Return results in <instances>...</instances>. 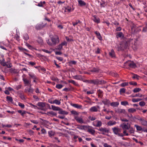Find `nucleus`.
Segmentation results:
<instances>
[{"label":"nucleus","instance_id":"50","mask_svg":"<svg viewBox=\"0 0 147 147\" xmlns=\"http://www.w3.org/2000/svg\"><path fill=\"white\" fill-rule=\"evenodd\" d=\"M29 104L32 106V107H33L35 109H39L38 108V107H37V106H36V105H33V104H32V103H29Z\"/></svg>","mask_w":147,"mask_h":147},{"label":"nucleus","instance_id":"34","mask_svg":"<svg viewBox=\"0 0 147 147\" xmlns=\"http://www.w3.org/2000/svg\"><path fill=\"white\" fill-rule=\"evenodd\" d=\"M51 107L52 109L54 111H59L60 108L59 107H56L53 105L51 106Z\"/></svg>","mask_w":147,"mask_h":147},{"label":"nucleus","instance_id":"30","mask_svg":"<svg viewBox=\"0 0 147 147\" xmlns=\"http://www.w3.org/2000/svg\"><path fill=\"white\" fill-rule=\"evenodd\" d=\"M90 110L92 112H96L98 111L97 108L95 106L92 107Z\"/></svg>","mask_w":147,"mask_h":147},{"label":"nucleus","instance_id":"37","mask_svg":"<svg viewBox=\"0 0 147 147\" xmlns=\"http://www.w3.org/2000/svg\"><path fill=\"white\" fill-rule=\"evenodd\" d=\"M37 41L40 44H42L43 43V40L41 37H38Z\"/></svg>","mask_w":147,"mask_h":147},{"label":"nucleus","instance_id":"63","mask_svg":"<svg viewBox=\"0 0 147 147\" xmlns=\"http://www.w3.org/2000/svg\"><path fill=\"white\" fill-rule=\"evenodd\" d=\"M139 77V76L136 74H134V75L132 77V78L133 79L137 78L138 79V78Z\"/></svg>","mask_w":147,"mask_h":147},{"label":"nucleus","instance_id":"40","mask_svg":"<svg viewBox=\"0 0 147 147\" xmlns=\"http://www.w3.org/2000/svg\"><path fill=\"white\" fill-rule=\"evenodd\" d=\"M128 112L130 113H133L136 111L135 109L134 108H130L128 110Z\"/></svg>","mask_w":147,"mask_h":147},{"label":"nucleus","instance_id":"64","mask_svg":"<svg viewBox=\"0 0 147 147\" xmlns=\"http://www.w3.org/2000/svg\"><path fill=\"white\" fill-rule=\"evenodd\" d=\"M62 48V46L60 44L58 45L57 47V49L59 50H61Z\"/></svg>","mask_w":147,"mask_h":147},{"label":"nucleus","instance_id":"26","mask_svg":"<svg viewBox=\"0 0 147 147\" xmlns=\"http://www.w3.org/2000/svg\"><path fill=\"white\" fill-rule=\"evenodd\" d=\"M10 72L11 73L17 74L18 73V71L16 69L13 68H11L9 69Z\"/></svg>","mask_w":147,"mask_h":147},{"label":"nucleus","instance_id":"29","mask_svg":"<svg viewBox=\"0 0 147 147\" xmlns=\"http://www.w3.org/2000/svg\"><path fill=\"white\" fill-rule=\"evenodd\" d=\"M95 34L96 35L98 38L100 40H101L102 39V38L101 36L100 33L98 32L97 31L95 32Z\"/></svg>","mask_w":147,"mask_h":147},{"label":"nucleus","instance_id":"7","mask_svg":"<svg viewBox=\"0 0 147 147\" xmlns=\"http://www.w3.org/2000/svg\"><path fill=\"white\" fill-rule=\"evenodd\" d=\"M138 119L140 121L141 125L147 127V121L143 118L139 117Z\"/></svg>","mask_w":147,"mask_h":147},{"label":"nucleus","instance_id":"39","mask_svg":"<svg viewBox=\"0 0 147 147\" xmlns=\"http://www.w3.org/2000/svg\"><path fill=\"white\" fill-rule=\"evenodd\" d=\"M142 100L141 98H133L132 100V101L134 102H136Z\"/></svg>","mask_w":147,"mask_h":147},{"label":"nucleus","instance_id":"46","mask_svg":"<svg viewBox=\"0 0 147 147\" xmlns=\"http://www.w3.org/2000/svg\"><path fill=\"white\" fill-rule=\"evenodd\" d=\"M5 60L3 59L1 62V64L3 66H5L6 65V63L4 62Z\"/></svg>","mask_w":147,"mask_h":147},{"label":"nucleus","instance_id":"35","mask_svg":"<svg viewBox=\"0 0 147 147\" xmlns=\"http://www.w3.org/2000/svg\"><path fill=\"white\" fill-rule=\"evenodd\" d=\"M97 92L98 93V96L99 97H101L102 96V94L103 93L102 91L100 89L98 90Z\"/></svg>","mask_w":147,"mask_h":147},{"label":"nucleus","instance_id":"53","mask_svg":"<svg viewBox=\"0 0 147 147\" xmlns=\"http://www.w3.org/2000/svg\"><path fill=\"white\" fill-rule=\"evenodd\" d=\"M129 132L131 134L134 133V130L133 128L132 127H130V128L129 129Z\"/></svg>","mask_w":147,"mask_h":147},{"label":"nucleus","instance_id":"14","mask_svg":"<svg viewBox=\"0 0 147 147\" xmlns=\"http://www.w3.org/2000/svg\"><path fill=\"white\" fill-rule=\"evenodd\" d=\"M23 81L25 84L27 85H31L30 84L31 81L28 80L26 78H24L23 79Z\"/></svg>","mask_w":147,"mask_h":147},{"label":"nucleus","instance_id":"10","mask_svg":"<svg viewBox=\"0 0 147 147\" xmlns=\"http://www.w3.org/2000/svg\"><path fill=\"white\" fill-rule=\"evenodd\" d=\"M116 113H125L126 111L125 109H117L115 111Z\"/></svg>","mask_w":147,"mask_h":147},{"label":"nucleus","instance_id":"13","mask_svg":"<svg viewBox=\"0 0 147 147\" xmlns=\"http://www.w3.org/2000/svg\"><path fill=\"white\" fill-rule=\"evenodd\" d=\"M125 49V48H124V47L122 46V43L118 46L117 49L118 51H123Z\"/></svg>","mask_w":147,"mask_h":147},{"label":"nucleus","instance_id":"61","mask_svg":"<svg viewBox=\"0 0 147 147\" xmlns=\"http://www.w3.org/2000/svg\"><path fill=\"white\" fill-rule=\"evenodd\" d=\"M71 114L76 115H78V114L77 112L75 111H71Z\"/></svg>","mask_w":147,"mask_h":147},{"label":"nucleus","instance_id":"16","mask_svg":"<svg viewBox=\"0 0 147 147\" xmlns=\"http://www.w3.org/2000/svg\"><path fill=\"white\" fill-rule=\"evenodd\" d=\"M79 5L81 6H84L86 5V3L84 1L82 0H78Z\"/></svg>","mask_w":147,"mask_h":147},{"label":"nucleus","instance_id":"2","mask_svg":"<svg viewBox=\"0 0 147 147\" xmlns=\"http://www.w3.org/2000/svg\"><path fill=\"white\" fill-rule=\"evenodd\" d=\"M113 133L115 135L118 136L123 137L124 135L122 133H121V129L120 128L117 127H115L112 128Z\"/></svg>","mask_w":147,"mask_h":147},{"label":"nucleus","instance_id":"43","mask_svg":"<svg viewBox=\"0 0 147 147\" xmlns=\"http://www.w3.org/2000/svg\"><path fill=\"white\" fill-rule=\"evenodd\" d=\"M121 104L123 105L126 106L128 105L129 103L127 101H123L121 102Z\"/></svg>","mask_w":147,"mask_h":147},{"label":"nucleus","instance_id":"23","mask_svg":"<svg viewBox=\"0 0 147 147\" xmlns=\"http://www.w3.org/2000/svg\"><path fill=\"white\" fill-rule=\"evenodd\" d=\"M73 78L74 79L77 80H81L82 79V78L81 75H75L73 76Z\"/></svg>","mask_w":147,"mask_h":147},{"label":"nucleus","instance_id":"38","mask_svg":"<svg viewBox=\"0 0 147 147\" xmlns=\"http://www.w3.org/2000/svg\"><path fill=\"white\" fill-rule=\"evenodd\" d=\"M141 88H134L133 90V91L134 93H136L139 92V91H141Z\"/></svg>","mask_w":147,"mask_h":147},{"label":"nucleus","instance_id":"3","mask_svg":"<svg viewBox=\"0 0 147 147\" xmlns=\"http://www.w3.org/2000/svg\"><path fill=\"white\" fill-rule=\"evenodd\" d=\"M51 40L52 42V45H55L57 43H58L59 41V38L57 36H56L55 37H51Z\"/></svg>","mask_w":147,"mask_h":147},{"label":"nucleus","instance_id":"5","mask_svg":"<svg viewBox=\"0 0 147 147\" xmlns=\"http://www.w3.org/2000/svg\"><path fill=\"white\" fill-rule=\"evenodd\" d=\"M123 130L128 129L130 128V125L128 123H124L121 125Z\"/></svg>","mask_w":147,"mask_h":147},{"label":"nucleus","instance_id":"8","mask_svg":"<svg viewBox=\"0 0 147 147\" xmlns=\"http://www.w3.org/2000/svg\"><path fill=\"white\" fill-rule=\"evenodd\" d=\"M74 117L77 122L81 124L85 123V122L82 118L79 117L78 116H75Z\"/></svg>","mask_w":147,"mask_h":147},{"label":"nucleus","instance_id":"45","mask_svg":"<svg viewBox=\"0 0 147 147\" xmlns=\"http://www.w3.org/2000/svg\"><path fill=\"white\" fill-rule=\"evenodd\" d=\"M88 127L86 125H82L80 127H78V128L82 130H85L84 127L87 128Z\"/></svg>","mask_w":147,"mask_h":147},{"label":"nucleus","instance_id":"56","mask_svg":"<svg viewBox=\"0 0 147 147\" xmlns=\"http://www.w3.org/2000/svg\"><path fill=\"white\" fill-rule=\"evenodd\" d=\"M125 89L124 88H121L120 90V92L121 94V93H124L125 92Z\"/></svg>","mask_w":147,"mask_h":147},{"label":"nucleus","instance_id":"58","mask_svg":"<svg viewBox=\"0 0 147 147\" xmlns=\"http://www.w3.org/2000/svg\"><path fill=\"white\" fill-rule=\"evenodd\" d=\"M26 45L30 49H32L33 48L32 46L28 43H26Z\"/></svg>","mask_w":147,"mask_h":147},{"label":"nucleus","instance_id":"11","mask_svg":"<svg viewBox=\"0 0 147 147\" xmlns=\"http://www.w3.org/2000/svg\"><path fill=\"white\" fill-rule=\"evenodd\" d=\"M58 111V113L60 114L67 115L68 114V112L63 110L61 108H60V109H59Z\"/></svg>","mask_w":147,"mask_h":147},{"label":"nucleus","instance_id":"55","mask_svg":"<svg viewBox=\"0 0 147 147\" xmlns=\"http://www.w3.org/2000/svg\"><path fill=\"white\" fill-rule=\"evenodd\" d=\"M142 94H136L135 95L132 96V97H142Z\"/></svg>","mask_w":147,"mask_h":147},{"label":"nucleus","instance_id":"19","mask_svg":"<svg viewBox=\"0 0 147 147\" xmlns=\"http://www.w3.org/2000/svg\"><path fill=\"white\" fill-rule=\"evenodd\" d=\"M93 17L94 18H93V20L94 22L98 23L100 22V19L98 17H97L95 16H93Z\"/></svg>","mask_w":147,"mask_h":147},{"label":"nucleus","instance_id":"33","mask_svg":"<svg viewBox=\"0 0 147 147\" xmlns=\"http://www.w3.org/2000/svg\"><path fill=\"white\" fill-rule=\"evenodd\" d=\"M134 126L136 127L137 130L139 131L142 130L143 129L141 126H138L137 125H135Z\"/></svg>","mask_w":147,"mask_h":147},{"label":"nucleus","instance_id":"21","mask_svg":"<svg viewBox=\"0 0 147 147\" xmlns=\"http://www.w3.org/2000/svg\"><path fill=\"white\" fill-rule=\"evenodd\" d=\"M87 131L93 135H94L95 132V131L94 130L90 128L88 129Z\"/></svg>","mask_w":147,"mask_h":147},{"label":"nucleus","instance_id":"17","mask_svg":"<svg viewBox=\"0 0 147 147\" xmlns=\"http://www.w3.org/2000/svg\"><path fill=\"white\" fill-rule=\"evenodd\" d=\"M109 54L110 56L112 57H115V53L113 49H112L111 51L109 52Z\"/></svg>","mask_w":147,"mask_h":147},{"label":"nucleus","instance_id":"6","mask_svg":"<svg viewBox=\"0 0 147 147\" xmlns=\"http://www.w3.org/2000/svg\"><path fill=\"white\" fill-rule=\"evenodd\" d=\"M101 132V133L103 134H105V133H109V129L105 127H101L99 128L98 130Z\"/></svg>","mask_w":147,"mask_h":147},{"label":"nucleus","instance_id":"47","mask_svg":"<svg viewBox=\"0 0 147 147\" xmlns=\"http://www.w3.org/2000/svg\"><path fill=\"white\" fill-rule=\"evenodd\" d=\"M139 105L141 106H144L146 105V103L144 101H141L139 103Z\"/></svg>","mask_w":147,"mask_h":147},{"label":"nucleus","instance_id":"57","mask_svg":"<svg viewBox=\"0 0 147 147\" xmlns=\"http://www.w3.org/2000/svg\"><path fill=\"white\" fill-rule=\"evenodd\" d=\"M129 83L131 85H133L134 86H136L137 85V83L136 82H129Z\"/></svg>","mask_w":147,"mask_h":147},{"label":"nucleus","instance_id":"18","mask_svg":"<svg viewBox=\"0 0 147 147\" xmlns=\"http://www.w3.org/2000/svg\"><path fill=\"white\" fill-rule=\"evenodd\" d=\"M71 105L72 106L78 109H80L82 107L81 105H79L78 104L71 103Z\"/></svg>","mask_w":147,"mask_h":147},{"label":"nucleus","instance_id":"9","mask_svg":"<svg viewBox=\"0 0 147 147\" xmlns=\"http://www.w3.org/2000/svg\"><path fill=\"white\" fill-rule=\"evenodd\" d=\"M125 63L131 68H134L136 67V65L132 62H127Z\"/></svg>","mask_w":147,"mask_h":147},{"label":"nucleus","instance_id":"25","mask_svg":"<svg viewBox=\"0 0 147 147\" xmlns=\"http://www.w3.org/2000/svg\"><path fill=\"white\" fill-rule=\"evenodd\" d=\"M99 70L100 69L98 68L94 67L92 69L90 70V71L91 72H94L98 73L99 72Z\"/></svg>","mask_w":147,"mask_h":147},{"label":"nucleus","instance_id":"51","mask_svg":"<svg viewBox=\"0 0 147 147\" xmlns=\"http://www.w3.org/2000/svg\"><path fill=\"white\" fill-rule=\"evenodd\" d=\"M29 75L30 76V77L34 79H36V76L34 74H29Z\"/></svg>","mask_w":147,"mask_h":147},{"label":"nucleus","instance_id":"41","mask_svg":"<svg viewBox=\"0 0 147 147\" xmlns=\"http://www.w3.org/2000/svg\"><path fill=\"white\" fill-rule=\"evenodd\" d=\"M68 82L69 83H71L75 86H77L78 85V84L74 80H69Z\"/></svg>","mask_w":147,"mask_h":147},{"label":"nucleus","instance_id":"52","mask_svg":"<svg viewBox=\"0 0 147 147\" xmlns=\"http://www.w3.org/2000/svg\"><path fill=\"white\" fill-rule=\"evenodd\" d=\"M63 86L61 84H58L56 85V87L58 89H61Z\"/></svg>","mask_w":147,"mask_h":147},{"label":"nucleus","instance_id":"62","mask_svg":"<svg viewBox=\"0 0 147 147\" xmlns=\"http://www.w3.org/2000/svg\"><path fill=\"white\" fill-rule=\"evenodd\" d=\"M18 105L21 107L23 109L24 107V105L20 102L18 103Z\"/></svg>","mask_w":147,"mask_h":147},{"label":"nucleus","instance_id":"36","mask_svg":"<svg viewBox=\"0 0 147 147\" xmlns=\"http://www.w3.org/2000/svg\"><path fill=\"white\" fill-rule=\"evenodd\" d=\"M98 84H103L107 83V82L103 80H98Z\"/></svg>","mask_w":147,"mask_h":147},{"label":"nucleus","instance_id":"31","mask_svg":"<svg viewBox=\"0 0 147 147\" xmlns=\"http://www.w3.org/2000/svg\"><path fill=\"white\" fill-rule=\"evenodd\" d=\"M119 105V102H113L111 103V105L113 107H116Z\"/></svg>","mask_w":147,"mask_h":147},{"label":"nucleus","instance_id":"28","mask_svg":"<svg viewBox=\"0 0 147 147\" xmlns=\"http://www.w3.org/2000/svg\"><path fill=\"white\" fill-rule=\"evenodd\" d=\"M7 101L8 102H13V98L11 96H7L6 97Z\"/></svg>","mask_w":147,"mask_h":147},{"label":"nucleus","instance_id":"15","mask_svg":"<svg viewBox=\"0 0 147 147\" xmlns=\"http://www.w3.org/2000/svg\"><path fill=\"white\" fill-rule=\"evenodd\" d=\"M116 37L118 38H124V35L123 33L121 32H119L117 33Z\"/></svg>","mask_w":147,"mask_h":147},{"label":"nucleus","instance_id":"20","mask_svg":"<svg viewBox=\"0 0 147 147\" xmlns=\"http://www.w3.org/2000/svg\"><path fill=\"white\" fill-rule=\"evenodd\" d=\"M47 114L50 116H56L57 115V113L52 111L48 112Z\"/></svg>","mask_w":147,"mask_h":147},{"label":"nucleus","instance_id":"49","mask_svg":"<svg viewBox=\"0 0 147 147\" xmlns=\"http://www.w3.org/2000/svg\"><path fill=\"white\" fill-rule=\"evenodd\" d=\"M88 119L91 121H94L96 119V118L94 116L91 117L90 116L88 117Z\"/></svg>","mask_w":147,"mask_h":147},{"label":"nucleus","instance_id":"32","mask_svg":"<svg viewBox=\"0 0 147 147\" xmlns=\"http://www.w3.org/2000/svg\"><path fill=\"white\" fill-rule=\"evenodd\" d=\"M116 123V122L115 121H110L108 123V125L109 126L112 125H115Z\"/></svg>","mask_w":147,"mask_h":147},{"label":"nucleus","instance_id":"54","mask_svg":"<svg viewBox=\"0 0 147 147\" xmlns=\"http://www.w3.org/2000/svg\"><path fill=\"white\" fill-rule=\"evenodd\" d=\"M128 84V82H123V83H122L121 84V86L122 87H124L125 86H127Z\"/></svg>","mask_w":147,"mask_h":147},{"label":"nucleus","instance_id":"4","mask_svg":"<svg viewBox=\"0 0 147 147\" xmlns=\"http://www.w3.org/2000/svg\"><path fill=\"white\" fill-rule=\"evenodd\" d=\"M37 105L39 107H38L39 109H40L45 111L46 110L45 108L46 105L45 102H38L37 104Z\"/></svg>","mask_w":147,"mask_h":147},{"label":"nucleus","instance_id":"48","mask_svg":"<svg viewBox=\"0 0 147 147\" xmlns=\"http://www.w3.org/2000/svg\"><path fill=\"white\" fill-rule=\"evenodd\" d=\"M24 39L26 40H27L29 39V36L28 34H24Z\"/></svg>","mask_w":147,"mask_h":147},{"label":"nucleus","instance_id":"12","mask_svg":"<svg viewBox=\"0 0 147 147\" xmlns=\"http://www.w3.org/2000/svg\"><path fill=\"white\" fill-rule=\"evenodd\" d=\"M98 83L99 82L98 79L90 80V84H94V85H98Z\"/></svg>","mask_w":147,"mask_h":147},{"label":"nucleus","instance_id":"42","mask_svg":"<svg viewBox=\"0 0 147 147\" xmlns=\"http://www.w3.org/2000/svg\"><path fill=\"white\" fill-rule=\"evenodd\" d=\"M53 104H55L57 105H60L61 104V102L60 101L57 99H55L53 100Z\"/></svg>","mask_w":147,"mask_h":147},{"label":"nucleus","instance_id":"1","mask_svg":"<svg viewBox=\"0 0 147 147\" xmlns=\"http://www.w3.org/2000/svg\"><path fill=\"white\" fill-rule=\"evenodd\" d=\"M124 40L123 42L122 46L124 47V48L127 49L131 45H134L135 43V40L130 38L126 39L124 38Z\"/></svg>","mask_w":147,"mask_h":147},{"label":"nucleus","instance_id":"22","mask_svg":"<svg viewBox=\"0 0 147 147\" xmlns=\"http://www.w3.org/2000/svg\"><path fill=\"white\" fill-rule=\"evenodd\" d=\"M96 124L95 125V126L96 127H99L101 126L102 123L101 121L96 120Z\"/></svg>","mask_w":147,"mask_h":147},{"label":"nucleus","instance_id":"44","mask_svg":"<svg viewBox=\"0 0 147 147\" xmlns=\"http://www.w3.org/2000/svg\"><path fill=\"white\" fill-rule=\"evenodd\" d=\"M48 133L50 137L53 136L54 135V133L52 131H49Z\"/></svg>","mask_w":147,"mask_h":147},{"label":"nucleus","instance_id":"27","mask_svg":"<svg viewBox=\"0 0 147 147\" xmlns=\"http://www.w3.org/2000/svg\"><path fill=\"white\" fill-rule=\"evenodd\" d=\"M44 27V26L42 24H38L36 25V29L38 30L42 29Z\"/></svg>","mask_w":147,"mask_h":147},{"label":"nucleus","instance_id":"59","mask_svg":"<svg viewBox=\"0 0 147 147\" xmlns=\"http://www.w3.org/2000/svg\"><path fill=\"white\" fill-rule=\"evenodd\" d=\"M106 5L107 4L104 1H102V3H100L101 6L103 7H105Z\"/></svg>","mask_w":147,"mask_h":147},{"label":"nucleus","instance_id":"60","mask_svg":"<svg viewBox=\"0 0 147 147\" xmlns=\"http://www.w3.org/2000/svg\"><path fill=\"white\" fill-rule=\"evenodd\" d=\"M31 85H30V88L28 89L27 90L29 92L32 93L34 90L33 89L31 88Z\"/></svg>","mask_w":147,"mask_h":147},{"label":"nucleus","instance_id":"24","mask_svg":"<svg viewBox=\"0 0 147 147\" xmlns=\"http://www.w3.org/2000/svg\"><path fill=\"white\" fill-rule=\"evenodd\" d=\"M102 102L105 105H108L110 102V101L109 100L107 99H105L103 100H102Z\"/></svg>","mask_w":147,"mask_h":147}]
</instances>
